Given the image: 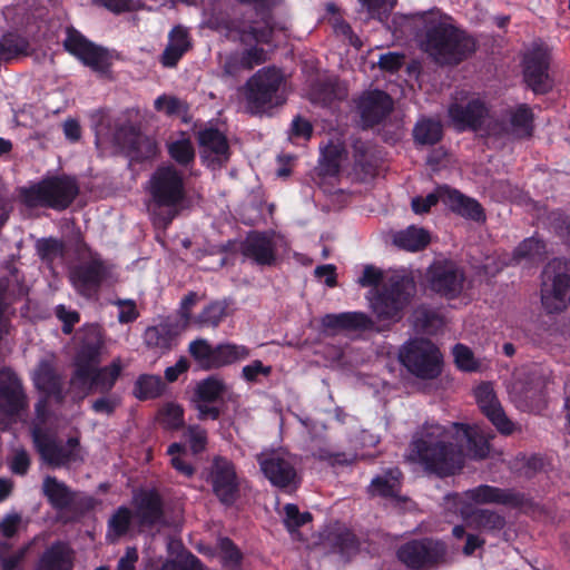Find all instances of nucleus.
Here are the masks:
<instances>
[{
    "mask_svg": "<svg viewBox=\"0 0 570 570\" xmlns=\"http://www.w3.org/2000/svg\"><path fill=\"white\" fill-rule=\"evenodd\" d=\"M463 443L471 459H485L490 452L485 436L469 424L442 425L426 421L412 436L409 460L419 464L428 475L451 478L464 468Z\"/></svg>",
    "mask_w": 570,
    "mask_h": 570,
    "instance_id": "1",
    "label": "nucleus"
},
{
    "mask_svg": "<svg viewBox=\"0 0 570 570\" xmlns=\"http://www.w3.org/2000/svg\"><path fill=\"white\" fill-rule=\"evenodd\" d=\"M404 20L413 27L419 48L440 66H458L476 51L474 37L440 10L405 16Z\"/></svg>",
    "mask_w": 570,
    "mask_h": 570,
    "instance_id": "2",
    "label": "nucleus"
},
{
    "mask_svg": "<svg viewBox=\"0 0 570 570\" xmlns=\"http://www.w3.org/2000/svg\"><path fill=\"white\" fill-rule=\"evenodd\" d=\"M148 193L154 224L166 229L178 215L186 197L183 174L173 165L157 167L150 176Z\"/></svg>",
    "mask_w": 570,
    "mask_h": 570,
    "instance_id": "3",
    "label": "nucleus"
},
{
    "mask_svg": "<svg viewBox=\"0 0 570 570\" xmlns=\"http://www.w3.org/2000/svg\"><path fill=\"white\" fill-rule=\"evenodd\" d=\"M79 193L78 179L67 174L45 176L39 181L18 189L19 202L27 208L56 212L68 209Z\"/></svg>",
    "mask_w": 570,
    "mask_h": 570,
    "instance_id": "4",
    "label": "nucleus"
},
{
    "mask_svg": "<svg viewBox=\"0 0 570 570\" xmlns=\"http://www.w3.org/2000/svg\"><path fill=\"white\" fill-rule=\"evenodd\" d=\"M242 4L253 6V10L261 21L246 20L248 12L242 13V18L215 17L210 19L213 29L225 32L227 37H236L243 45L261 43L271 45L274 37L271 0H237Z\"/></svg>",
    "mask_w": 570,
    "mask_h": 570,
    "instance_id": "5",
    "label": "nucleus"
},
{
    "mask_svg": "<svg viewBox=\"0 0 570 570\" xmlns=\"http://www.w3.org/2000/svg\"><path fill=\"white\" fill-rule=\"evenodd\" d=\"M284 76L276 67H264L250 76L244 86L246 109L252 115H267L283 106L287 98Z\"/></svg>",
    "mask_w": 570,
    "mask_h": 570,
    "instance_id": "6",
    "label": "nucleus"
},
{
    "mask_svg": "<svg viewBox=\"0 0 570 570\" xmlns=\"http://www.w3.org/2000/svg\"><path fill=\"white\" fill-rule=\"evenodd\" d=\"M415 294V282L409 275H393L376 288L371 308L380 322L392 324L402 321Z\"/></svg>",
    "mask_w": 570,
    "mask_h": 570,
    "instance_id": "7",
    "label": "nucleus"
},
{
    "mask_svg": "<svg viewBox=\"0 0 570 570\" xmlns=\"http://www.w3.org/2000/svg\"><path fill=\"white\" fill-rule=\"evenodd\" d=\"M396 557L409 570H438L449 561V547L433 537L411 539L397 548Z\"/></svg>",
    "mask_w": 570,
    "mask_h": 570,
    "instance_id": "8",
    "label": "nucleus"
},
{
    "mask_svg": "<svg viewBox=\"0 0 570 570\" xmlns=\"http://www.w3.org/2000/svg\"><path fill=\"white\" fill-rule=\"evenodd\" d=\"M399 358L411 374L422 380L436 379L442 372L443 356L429 338L407 341L400 348Z\"/></svg>",
    "mask_w": 570,
    "mask_h": 570,
    "instance_id": "9",
    "label": "nucleus"
},
{
    "mask_svg": "<svg viewBox=\"0 0 570 570\" xmlns=\"http://www.w3.org/2000/svg\"><path fill=\"white\" fill-rule=\"evenodd\" d=\"M541 304L548 314L564 311L570 301V263L561 258L551 261L542 272Z\"/></svg>",
    "mask_w": 570,
    "mask_h": 570,
    "instance_id": "10",
    "label": "nucleus"
},
{
    "mask_svg": "<svg viewBox=\"0 0 570 570\" xmlns=\"http://www.w3.org/2000/svg\"><path fill=\"white\" fill-rule=\"evenodd\" d=\"M33 445L45 464L52 469L68 468L82 461L78 436H70L62 443L56 435L36 426L31 432Z\"/></svg>",
    "mask_w": 570,
    "mask_h": 570,
    "instance_id": "11",
    "label": "nucleus"
},
{
    "mask_svg": "<svg viewBox=\"0 0 570 570\" xmlns=\"http://www.w3.org/2000/svg\"><path fill=\"white\" fill-rule=\"evenodd\" d=\"M256 462L272 487L284 493H294L302 484L293 456L281 450L263 451L256 454Z\"/></svg>",
    "mask_w": 570,
    "mask_h": 570,
    "instance_id": "12",
    "label": "nucleus"
},
{
    "mask_svg": "<svg viewBox=\"0 0 570 570\" xmlns=\"http://www.w3.org/2000/svg\"><path fill=\"white\" fill-rule=\"evenodd\" d=\"M425 282L431 292L451 301L462 294L465 272L454 261L445 258L435 259L426 269Z\"/></svg>",
    "mask_w": 570,
    "mask_h": 570,
    "instance_id": "13",
    "label": "nucleus"
},
{
    "mask_svg": "<svg viewBox=\"0 0 570 570\" xmlns=\"http://www.w3.org/2000/svg\"><path fill=\"white\" fill-rule=\"evenodd\" d=\"M112 140L129 158L130 163L142 164L154 159L158 154L157 141L144 135L140 128L131 122L117 126Z\"/></svg>",
    "mask_w": 570,
    "mask_h": 570,
    "instance_id": "14",
    "label": "nucleus"
},
{
    "mask_svg": "<svg viewBox=\"0 0 570 570\" xmlns=\"http://www.w3.org/2000/svg\"><path fill=\"white\" fill-rule=\"evenodd\" d=\"M206 481L212 485V491L218 501L226 505H233L239 497V481L236 465L232 460L223 455H215L207 469Z\"/></svg>",
    "mask_w": 570,
    "mask_h": 570,
    "instance_id": "15",
    "label": "nucleus"
},
{
    "mask_svg": "<svg viewBox=\"0 0 570 570\" xmlns=\"http://www.w3.org/2000/svg\"><path fill=\"white\" fill-rule=\"evenodd\" d=\"M63 47L83 66L96 72L106 73L112 65V58L107 48L96 45L73 28L68 29Z\"/></svg>",
    "mask_w": 570,
    "mask_h": 570,
    "instance_id": "16",
    "label": "nucleus"
},
{
    "mask_svg": "<svg viewBox=\"0 0 570 570\" xmlns=\"http://www.w3.org/2000/svg\"><path fill=\"white\" fill-rule=\"evenodd\" d=\"M551 52L544 45H537L523 57V79L535 95H546L554 86L549 73Z\"/></svg>",
    "mask_w": 570,
    "mask_h": 570,
    "instance_id": "17",
    "label": "nucleus"
},
{
    "mask_svg": "<svg viewBox=\"0 0 570 570\" xmlns=\"http://www.w3.org/2000/svg\"><path fill=\"white\" fill-rule=\"evenodd\" d=\"M489 115L490 106L481 97H473L465 102L453 101L448 107L449 122L459 134L482 130Z\"/></svg>",
    "mask_w": 570,
    "mask_h": 570,
    "instance_id": "18",
    "label": "nucleus"
},
{
    "mask_svg": "<svg viewBox=\"0 0 570 570\" xmlns=\"http://www.w3.org/2000/svg\"><path fill=\"white\" fill-rule=\"evenodd\" d=\"M104 340L97 327L88 330L75 355V370L70 377V386L78 387L79 381H85L92 370L99 366Z\"/></svg>",
    "mask_w": 570,
    "mask_h": 570,
    "instance_id": "19",
    "label": "nucleus"
},
{
    "mask_svg": "<svg viewBox=\"0 0 570 570\" xmlns=\"http://www.w3.org/2000/svg\"><path fill=\"white\" fill-rule=\"evenodd\" d=\"M109 276V267L100 257L75 266L70 272V281L76 292L88 299L97 297L101 285Z\"/></svg>",
    "mask_w": 570,
    "mask_h": 570,
    "instance_id": "20",
    "label": "nucleus"
},
{
    "mask_svg": "<svg viewBox=\"0 0 570 570\" xmlns=\"http://www.w3.org/2000/svg\"><path fill=\"white\" fill-rule=\"evenodd\" d=\"M475 400L481 412L503 435L514 432V423L507 416L495 392L489 383H481L475 389Z\"/></svg>",
    "mask_w": 570,
    "mask_h": 570,
    "instance_id": "21",
    "label": "nucleus"
},
{
    "mask_svg": "<svg viewBox=\"0 0 570 570\" xmlns=\"http://www.w3.org/2000/svg\"><path fill=\"white\" fill-rule=\"evenodd\" d=\"M534 131V114L527 104H519L509 111V126L494 124L488 126L487 132L497 137L511 135L517 139H529Z\"/></svg>",
    "mask_w": 570,
    "mask_h": 570,
    "instance_id": "22",
    "label": "nucleus"
},
{
    "mask_svg": "<svg viewBox=\"0 0 570 570\" xmlns=\"http://www.w3.org/2000/svg\"><path fill=\"white\" fill-rule=\"evenodd\" d=\"M32 383L40 394L52 396V401L62 404L66 400L63 377L51 358H41L32 372Z\"/></svg>",
    "mask_w": 570,
    "mask_h": 570,
    "instance_id": "23",
    "label": "nucleus"
},
{
    "mask_svg": "<svg viewBox=\"0 0 570 570\" xmlns=\"http://www.w3.org/2000/svg\"><path fill=\"white\" fill-rule=\"evenodd\" d=\"M135 518L141 527L153 528L165 520L161 494L156 489H141L132 497Z\"/></svg>",
    "mask_w": 570,
    "mask_h": 570,
    "instance_id": "24",
    "label": "nucleus"
},
{
    "mask_svg": "<svg viewBox=\"0 0 570 570\" xmlns=\"http://www.w3.org/2000/svg\"><path fill=\"white\" fill-rule=\"evenodd\" d=\"M27 407L21 380L10 368L0 370V412L13 416Z\"/></svg>",
    "mask_w": 570,
    "mask_h": 570,
    "instance_id": "25",
    "label": "nucleus"
},
{
    "mask_svg": "<svg viewBox=\"0 0 570 570\" xmlns=\"http://www.w3.org/2000/svg\"><path fill=\"white\" fill-rule=\"evenodd\" d=\"M120 360H114L109 365L96 367L85 381H79L78 387H72L80 400L91 392L108 394L121 374Z\"/></svg>",
    "mask_w": 570,
    "mask_h": 570,
    "instance_id": "26",
    "label": "nucleus"
},
{
    "mask_svg": "<svg viewBox=\"0 0 570 570\" xmlns=\"http://www.w3.org/2000/svg\"><path fill=\"white\" fill-rule=\"evenodd\" d=\"M468 500L475 504H501L510 508H521L525 498L524 494L513 489H501L489 484H480L465 491Z\"/></svg>",
    "mask_w": 570,
    "mask_h": 570,
    "instance_id": "27",
    "label": "nucleus"
},
{
    "mask_svg": "<svg viewBox=\"0 0 570 570\" xmlns=\"http://www.w3.org/2000/svg\"><path fill=\"white\" fill-rule=\"evenodd\" d=\"M361 118L365 126L373 127L381 124L393 110V100L383 90H372L364 94L357 105Z\"/></svg>",
    "mask_w": 570,
    "mask_h": 570,
    "instance_id": "28",
    "label": "nucleus"
},
{
    "mask_svg": "<svg viewBox=\"0 0 570 570\" xmlns=\"http://www.w3.org/2000/svg\"><path fill=\"white\" fill-rule=\"evenodd\" d=\"M442 196L443 204L454 214L476 223L485 220L484 208L475 198L469 197L448 185H443Z\"/></svg>",
    "mask_w": 570,
    "mask_h": 570,
    "instance_id": "29",
    "label": "nucleus"
},
{
    "mask_svg": "<svg viewBox=\"0 0 570 570\" xmlns=\"http://www.w3.org/2000/svg\"><path fill=\"white\" fill-rule=\"evenodd\" d=\"M240 253L261 266H272L276 262L274 244L264 233L253 232L248 234L242 243Z\"/></svg>",
    "mask_w": 570,
    "mask_h": 570,
    "instance_id": "30",
    "label": "nucleus"
},
{
    "mask_svg": "<svg viewBox=\"0 0 570 570\" xmlns=\"http://www.w3.org/2000/svg\"><path fill=\"white\" fill-rule=\"evenodd\" d=\"M178 335L177 324L160 322L157 325L148 326L142 334V340L149 350L159 354H166L177 344Z\"/></svg>",
    "mask_w": 570,
    "mask_h": 570,
    "instance_id": "31",
    "label": "nucleus"
},
{
    "mask_svg": "<svg viewBox=\"0 0 570 570\" xmlns=\"http://www.w3.org/2000/svg\"><path fill=\"white\" fill-rule=\"evenodd\" d=\"M73 560L75 553L70 546L57 540L40 554L35 570H73Z\"/></svg>",
    "mask_w": 570,
    "mask_h": 570,
    "instance_id": "32",
    "label": "nucleus"
},
{
    "mask_svg": "<svg viewBox=\"0 0 570 570\" xmlns=\"http://www.w3.org/2000/svg\"><path fill=\"white\" fill-rule=\"evenodd\" d=\"M403 473L399 468L387 469L383 474L374 476L366 488L371 498L400 499Z\"/></svg>",
    "mask_w": 570,
    "mask_h": 570,
    "instance_id": "33",
    "label": "nucleus"
},
{
    "mask_svg": "<svg viewBox=\"0 0 570 570\" xmlns=\"http://www.w3.org/2000/svg\"><path fill=\"white\" fill-rule=\"evenodd\" d=\"M331 553L341 556L345 560H350L360 551L361 542L356 534L348 529H338L331 531L324 541Z\"/></svg>",
    "mask_w": 570,
    "mask_h": 570,
    "instance_id": "34",
    "label": "nucleus"
},
{
    "mask_svg": "<svg viewBox=\"0 0 570 570\" xmlns=\"http://www.w3.org/2000/svg\"><path fill=\"white\" fill-rule=\"evenodd\" d=\"M42 493L55 510H67L75 501V492L56 476L47 475L42 483Z\"/></svg>",
    "mask_w": 570,
    "mask_h": 570,
    "instance_id": "35",
    "label": "nucleus"
},
{
    "mask_svg": "<svg viewBox=\"0 0 570 570\" xmlns=\"http://www.w3.org/2000/svg\"><path fill=\"white\" fill-rule=\"evenodd\" d=\"M200 147L214 154L219 161H227L230 156L228 139L224 132L216 127H206L197 134Z\"/></svg>",
    "mask_w": 570,
    "mask_h": 570,
    "instance_id": "36",
    "label": "nucleus"
},
{
    "mask_svg": "<svg viewBox=\"0 0 570 570\" xmlns=\"http://www.w3.org/2000/svg\"><path fill=\"white\" fill-rule=\"evenodd\" d=\"M144 570H206L200 559L185 549L160 566L151 558L144 560Z\"/></svg>",
    "mask_w": 570,
    "mask_h": 570,
    "instance_id": "37",
    "label": "nucleus"
},
{
    "mask_svg": "<svg viewBox=\"0 0 570 570\" xmlns=\"http://www.w3.org/2000/svg\"><path fill=\"white\" fill-rule=\"evenodd\" d=\"M547 244L542 238L531 236L524 238L512 252L511 262L518 265L522 262L530 264L540 263L546 259Z\"/></svg>",
    "mask_w": 570,
    "mask_h": 570,
    "instance_id": "38",
    "label": "nucleus"
},
{
    "mask_svg": "<svg viewBox=\"0 0 570 570\" xmlns=\"http://www.w3.org/2000/svg\"><path fill=\"white\" fill-rule=\"evenodd\" d=\"M227 391V385L218 375H209L197 382L193 401H200L203 403H217L223 401Z\"/></svg>",
    "mask_w": 570,
    "mask_h": 570,
    "instance_id": "39",
    "label": "nucleus"
},
{
    "mask_svg": "<svg viewBox=\"0 0 570 570\" xmlns=\"http://www.w3.org/2000/svg\"><path fill=\"white\" fill-rule=\"evenodd\" d=\"M413 325L424 334H436L444 326V320L436 308L422 304L412 313Z\"/></svg>",
    "mask_w": 570,
    "mask_h": 570,
    "instance_id": "40",
    "label": "nucleus"
},
{
    "mask_svg": "<svg viewBox=\"0 0 570 570\" xmlns=\"http://www.w3.org/2000/svg\"><path fill=\"white\" fill-rule=\"evenodd\" d=\"M393 242L399 248L414 253L424 249L430 244L431 237L426 229L411 225L396 233Z\"/></svg>",
    "mask_w": 570,
    "mask_h": 570,
    "instance_id": "41",
    "label": "nucleus"
},
{
    "mask_svg": "<svg viewBox=\"0 0 570 570\" xmlns=\"http://www.w3.org/2000/svg\"><path fill=\"white\" fill-rule=\"evenodd\" d=\"M470 525L491 534L502 531L507 524L504 515L490 509H475L469 517Z\"/></svg>",
    "mask_w": 570,
    "mask_h": 570,
    "instance_id": "42",
    "label": "nucleus"
},
{
    "mask_svg": "<svg viewBox=\"0 0 570 570\" xmlns=\"http://www.w3.org/2000/svg\"><path fill=\"white\" fill-rule=\"evenodd\" d=\"M443 126L439 120L423 118L413 128V139L417 146H434L443 138Z\"/></svg>",
    "mask_w": 570,
    "mask_h": 570,
    "instance_id": "43",
    "label": "nucleus"
},
{
    "mask_svg": "<svg viewBox=\"0 0 570 570\" xmlns=\"http://www.w3.org/2000/svg\"><path fill=\"white\" fill-rule=\"evenodd\" d=\"M135 513L126 507H118L107 522V539L111 542L125 537L130 530Z\"/></svg>",
    "mask_w": 570,
    "mask_h": 570,
    "instance_id": "44",
    "label": "nucleus"
},
{
    "mask_svg": "<svg viewBox=\"0 0 570 570\" xmlns=\"http://www.w3.org/2000/svg\"><path fill=\"white\" fill-rule=\"evenodd\" d=\"M165 390V383L159 375L141 374L137 377L132 394L139 401L159 397Z\"/></svg>",
    "mask_w": 570,
    "mask_h": 570,
    "instance_id": "45",
    "label": "nucleus"
},
{
    "mask_svg": "<svg viewBox=\"0 0 570 570\" xmlns=\"http://www.w3.org/2000/svg\"><path fill=\"white\" fill-rule=\"evenodd\" d=\"M229 315V303L227 299L210 302L196 316L195 323L202 327H217Z\"/></svg>",
    "mask_w": 570,
    "mask_h": 570,
    "instance_id": "46",
    "label": "nucleus"
},
{
    "mask_svg": "<svg viewBox=\"0 0 570 570\" xmlns=\"http://www.w3.org/2000/svg\"><path fill=\"white\" fill-rule=\"evenodd\" d=\"M345 154L342 145L330 142L321 153L320 175L336 177L341 173V160Z\"/></svg>",
    "mask_w": 570,
    "mask_h": 570,
    "instance_id": "47",
    "label": "nucleus"
},
{
    "mask_svg": "<svg viewBox=\"0 0 570 570\" xmlns=\"http://www.w3.org/2000/svg\"><path fill=\"white\" fill-rule=\"evenodd\" d=\"M249 355V350L244 345L233 343L217 344L214 347L213 370L230 365Z\"/></svg>",
    "mask_w": 570,
    "mask_h": 570,
    "instance_id": "48",
    "label": "nucleus"
},
{
    "mask_svg": "<svg viewBox=\"0 0 570 570\" xmlns=\"http://www.w3.org/2000/svg\"><path fill=\"white\" fill-rule=\"evenodd\" d=\"M217 547L222 566L228 570H236L242 566L244 554L228 537L218 539Z\"/></svg>",
    "mask_w": 570,
    "mask_h": 570,
    "instance_id": "49",
    "label": "nucleus"
},
{
    "mask_svg": "<svg viewBox=\"0 0 570 570\" xmlns=\"http://www.w3.org/2000/svg\"><path fill=\"white\" fill-rule=\"evenodd\" d=\"M370 19L386 23L396 7L397 0H357Z\"/></svg>",
    "mask_w": 570,
    "mask_h": 570,
    "instance_id": "50",
    "label": "nucleus"
},
{
    "mask_svg": "<svg viewBox=\"0 0 570 570\" xmlns=\"http://www.w3.org/2000/svg\"><path fill=\"white\" fill-rule=\"evenodd\" d=\"M283 510V523L291 534L298 532L303 525L313 521V514L308 511L301 512L295 503H286Z\"/></svg>",
    "mask_w": 570,
    "mask_h": 570,
    "instance_id": "51",
    "label": "nucleus"
},
{
    "mask_svg": "<svg viewBox=\"0 0 570 570\" xmlns=\"http://www.w3.org/2000/svg\"><path fill=\"white\" fill-rule=\"evenodd\" d=\"M214 347L205 338H196L189 343L188 352L203 370H213Z\"/></svg>",
    "mask_w": 570,
    "mask_h": 570,
    "instance_id": "52",
    "label": "nucleus"
},
{
    "mask_svg": "<svg viewBox=\"0 0 570 570\" xmlns=\"http://www.w3.org/2000/svg\"><path fill=\"white\" fill-rule=\"evenodd\" d=\"M169 156L181 166H188L195 159V149L188 138L175 140L168 145Z\"/></svg>",
    "mask_w": 570,
    "mask_h": 570,
    "instance_id": "53",
    "label": "nucleus"
},
{
    "mask_svg": "<svg viewBox=\"0 0 570 570\" xmlns=\"http://www.w3.org/2000/svg\"><path fill=\"white\" fill-rule=\"evenodd\" d=\"M524 410L532 413H541L547 409V395L544 387L539 384L535 387L525 389L522 394Z\"/></svg>",
    "mask_w": 570,
    "mask_h": 570,
    "instance_id": "54",
    "label": "nucleus"
},
{
    "mask_svg": "<svg viewBox=\"0 0 570 570\" xmlns=\"http://www.w3.org/2000/svg\"><path fill=\"white\" fill-rule=\"evenodd\" d=\"M63 243L57 238H41L36 244L37 254L42 261L52 262L63 254Z\"/></svg>",
    "mask_w": 570,
    "mask_h": 570,
    "instance_id": "55",
    "label": "nucleus"
},
{
    "mask_svg": "<svg viewBox=\"0 0 570 570\" xmlns=\"http://www.w3.org/2000/svg\"><path fill=\"white\" fill-rule=\"evenodd\" d=\"M343 318L347 332L368 331L374 326L373 320L364 312H343Z\"/></svg>",
    "mask_w": 570,
    "mask_h": 570,
    "instance_id": "56",
    "label": "nucleus"
},
{
    "mask_svg": "<svg viewBox=\"0 0 570 570\" xmlns=\"http://www.w3.org/2000/svg\"><path fill=\"white\" fill-rule=\"evenodd\" d=\"M161 423L170 429L178 430L184 426V409L176 403H168L160 410Z\"/></svg>",
    "mask_w": 570,
    "mask_h": 570,
    "instance_id": "57",
    "label": "nucleus"
},
{
    "mask_svg": "<svg viewBox=\"0 0 570 570\" xmlns=\"http://www.w3.org/2000/svg\"><path fill=\"white\" fill-rule=\"evenodd\" d=\"M352 151L355 167L365 174H370L374 167L367 158L370 151L368 144L361 138H356L352 142Z\"/></svg>",
    "mask_w": 570,
    "mask_h": 570,
    "instance_id": "58",
    "label": "nucleus"
},
{
    "mask_svg": "<svg viewBox=\"0 0 570 570\" xmlns=\"http://www.w3.org/2000/svg\"><path fill=\"white\" fill-rule=\"evenodd\" d=\"M184 436L189 444V448L194 454L202 453L207 445V432L202 426L195 424L189 425L185 432Z\"/></svg>",
    "mask_w": 570,
    "mask_h": 570,
    "instance_id": "59",
    "label": "nucleus"
},
{
    "mask_svg": "<svg viewBox=\"0 0 570 570\" xmlns=\"http://www.w3.org/2000/svg\"><path fill=\"white\" fill-rule=\"evenodd\" d=\"M443 186H440L435 193H431L425 197L416 196L411 202L412 210L415 214L422 215L431 210L440 200L443 203Z\"/></svg>",
    "mask_w": 570,
    "mask_h": 570,
    "instance_id": "60",
    "label": "nucleus"
},
{
    "mask_svg": "<svg viewBox=\"0 0 570 570\" xmlns=\"http://www.w3.org/2000/svg\"><path fill=\"white\" fill-rule=\"evenodd\" d=\"M452 352L454 362L460 370L471 372L476 368L473 352L468 346L458 343L454 345Z\"/></svg>",
    "mask_w": 570,
    "mask_h": 570,
    "instance_id": "61",
    "label": "nucleus"
},
{
    "mask_svg": "<svg viewBox=\"0 0 570 570\" xmlns=\"http://www.w3.org/2000/svg\"><path fill=\"white\" fill-rule=\"evenodd\" d=\"M272 371V366L264 365L262 361L255 360L243 367L242 376L246 382L256 383L259 375L269 376Z\"/></svg>",
    "mask_w": 570,
    "mask_h": 570,
    "instance_id": "62",
    "label": "nucleus"
},
{
    "mask_svg": "<svg viewBox=\"0 0 570 570\" xmlns=\"http://www.w3.org/2000/svg\"><path fill=\"white\" fill-rule=\"evenodd\" d=\"M168 45L187 52L191 48L188 30L183 26H175L168 35Z\"/></svg>",
    "mask_w": 570,
    "mask_h": 570,
    "instance_id": "63",
    "label": "nucleus"
},
{
    "mask_svg": "<svg viewBox=\"0 0 570 570\" xmlns=\"http://www.w3.org/2000/svg\"><path fill=\"white\" fill-rule=\"evenodd\" d=\"M239 56L246 70H252L254 67L263 65L266 61L265 50L257 46H250L243 50Z\"/></svg>",
    "mask_w": 570,
    "mask_h": 570,
    "instance_id": "64",
    "label": "nucleus"
}]
</instances>
